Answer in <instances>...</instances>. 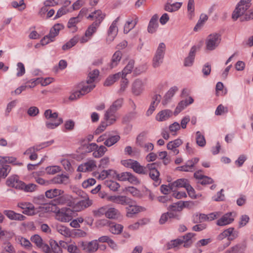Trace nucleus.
I'll return each mask as SVG.
<instances>
[{
    "instance_id": "nucleus-1",
    "label": "nucleus",
    "mask_w": 253,
    "mask_h": 253,
    "mask_svg": "<svg viewBox=\"0 0 253 253\" xmlns=\"http://www.w3.org/2000/svg\"><path fill=\"white\" fill-rule=\"evenodd\" d=\"M252 0H241L233 11L232 17L234 20L240 18V21H249L253 19V10L247 11L251 6Z\"/></svg>"
},
{
    "instance_id": "nucleus-2",
    "label": "nucleus",
    "mask_w": 253,
    "mask_h": 253,
    "mask_svg": "<svg viewBox=\"0 0 253 253\" xmlns=\"http://www.w3.org/2000/svg\"><path fill=\"white\" fill-rule=\"evenodd\" d=\"M44 116L47 120L45 126L48 129H54L63 122L61 118H58V114L56 112H52L51 109L45 110Z\"/></svg>"
},
{
    "instance_id": "nucleus-3",
    "label": "nucleus",
    "mask_w": 253,
    "mask_h": 253,
    "mask_svg": "<svg viewBox=\"0 0 253 253\" xmlns=\"http://www.w3.org/2000/svg\"><path fill=\"white\" fill-rule=\"evenodd\" d=\"M123 99L119 98L115 101L106 111L104 115V119L110 121V124H114L116 121V112L122 106Z\"/></svg>"
},
{
    "instance_id": "nucleus-4",
    "label": "nucleus",
    "mask_w": 253,
    "mask_h": 253,
    "mask_svg": "<svg viewBox=\"0 0 253 253\" xmlns=\"http://www.w3.org/2000/svg\"><path fill=\"white\" fill-rule=\"evenodd\" d=\"M221 41L220 35L217 33L209 35L206 40V47L208 50H213L219 45Z\"/></svg>"
},
{
    "instance_id": "nucleus-5",
    "label": "nucleus",
    "mask_w": 253,
    "mask_h": 253,
    "mask_svg": "<svg viewBox=\"0 0 253 253\" xmlns=\"http://www.w3.org/2000/svg\"><path fill=\"white\" fill-rule=\"evenodd\" d=\"M78 247L85 253H94L98 250L99 245L96 240H93L89 242L80 241L78 242Z\"/></svg>"
},
{
    "instance_id": "nucleus-6",
    "label": "nucleus",
    "mask_w": 253,
    "mask_h": 253,
    "mask_svg": "<svg viewBox=\"0 0 253 253\" xmlns=\"http://www.w3.org/2000/svg\"><path fill=\"white\" fill-rule=\"evenodd\" d=\"M74 211L70 208H62L56 212V219L61 222H69L73 218Z\"/></svg>"
},
{
    "instance_id": "nucleus-7",
    "label": "nucleus",
    "mask_w": 253,
    "mask_h": 253,
    "mask_svg": "<svg viewBox=\"0 0 253 253\" xmlns=\"http://www.w3.org/2000/svg\"><path fill=\"white\" fill-rule=\"evenodd\" d=\"M120 19V17H118L114 21H113L108 30V36L106 38V42L110 43L114 41L115 38L118 34V28L117 26V23Z\"/></svg>"
},
{
    "instance_id": "nucleus-8",
    "label": "nucleus",
    "mask_w": 253,
    "mask_h": 253,
    "mask_svg": "<svg viewBox=\"0 0 253 253\" xmlns=\"http://www.w3.org/2000/svg\"><path fill=\"white\" fill-rule=\"evenodd\" d=\"M131 204H128L126 209V216L128 217H132L134 214L139 212L143 211L146 210L144 207L137 206L135 204V201L131 199Z\"/></svg>"
},
{
    "instance_id": "nucleus-9",
    "label": "nucleus",
    "mask_w": 253,
    "mask_h": 253,
    "mask_svg": "<svg viewBox=\"0 0 253 253\" xmlns=\"http://www.w3.org/2000/svg\"><path fill=\"white\" fill-rule=\"evenodd\" d=\"M114 176H116L120 181L127 180L133 184H136L139 182L138 179L135 176L128 172H124L121 173H117L116 172V173H114Z\"/></svg>"
},
{
    "instance_id": "nucleus-10",
    "label": "nucleus",
    "mask_w": 253,
    "mask_h": 253,
    "mask_svg": "<svg viewBox=\"0 0 253 253\" xmlns=\"http://www.w3.org/2000/svg\"><path fill=\"white\" fill-rule=\"evenodd\" d=\"M50 246L45 244L43 247V251L45 253H62V249L57 242L54 240L50 242Z\"/></svg>"
},
{
    "instance_id": "nucleus-11",
    "label": "nucleus",
    "mask_w": 253,
    "mask_h": 253,
    "mask_svg": "<svg viewBox=\"0 0 253 253\" xmlns=\"http://www.w3.org/2000/svg\"><path fill=\"white\" fill-rule=\"evenodd\" d=\"M235 214V213L232 212L225 213L217 221L216 224L222 226L232 223L234 220Z\"/></svg>"
},
{
    "instance_id": "nucleus-12",
    "label": "nucleus",
    "mask_w": 253,
    "mask_h": 253,
    "mask_svg": "<svg viewBox=\"0 0 253 253\" xmlns=\"http://www.w3.org/2000/svg\"><path fill=\"white\" fill-rule=\"evenodd\" d=\"M108 199L113 203L124 206L131 204V199L125 196H110Z\"/></svg>"
},
{
    "instance_id": "nucleus-13",
    "label": "nucleus",
    "mask_w": 253,
    "mask_h": 253,
    "mask_svg": "<svg viewBox=\"0 0 253 253\" xmlns=\"http://www.w3.org/2000/svg\"><path fill=\"white\" fill-rule=\"evenodd\" d=\"M127 166L132 169L136 173L139 174H146L147 172H146V168L141 166L139 163L136 161H132L131 160H128L127 162Z\"/></svg>"
},
{
    "instance_id": "nucleus-14",
    "label": "nucleus",
    "mask_w": 253,
    "mask_h": 253,
    "mask_svg": "<svg viewBox=\"0 0 253 253\" xmlns=\"http://www.w3.org/2000/svg\"><path fill=\"white\" fill-rule=\"evenodd\" d=\"M96 167L95 162L93 160H90L80 165L78 168V170L81 172L91 171Z\"/></svg>"
},
{
    "instance_id": "nucleus-15",
    "label": "nucleus",
    "mask_w": 253,
    "mask_h": 253,
    "mask_svg": "<svg viewBox=\"0 0 253 253\" xmlns=\"http://www.w3.org/2000/svg\"><path fill=\"white\" fill-rule=\"evenodd\" d=\"M95 86V85L93 84H87L86 82L85 83L82 82L80 83L78 85V88L80 92H81L82 95L83 96L92 90Z\"/></svg>"
},
{
    "instance_id": "nucleus-16",
    "label": "nucleus",
    "mask_w": 253,
    "mask_h": 253,
    "mask_svg": "<svg viewBox=\"0 0 253 253\" xmlns=\"http://www.w3.org/2000/svg\"><path fill=\"white\" fill-rule=\"evenodd\" d=\"M143 83L139 79L136 80L132 85V92L135 95H139L143 91Z\"/></svg>"
},
{
    "instance_id": "nucleus-17",
    "label": "nucleus",
    "mask_w": 253,
    "mask_h": 253,
    "mask_svg": "<svg viewBox=\"0 0 253 253\" xmlns=\"http://www.w3.org/2000/svg\"><path fill=\"white\" fill-rule=\"evenodd\" d=\"M3 213L11 220L23 221L26 218V217L23 215L11 210H5Z\"/></svg>"
},
{
    "instance_id": "nucleus-18",
    "label": "nucleus",
    "mask_w": 253,
    "mask_h": 253,
    "mask_svg": "<svg viewBox=\"0 0 253 253\" xmlns=\"http://www.w3.org/2000/svg\"><path fill=\"white\" fill-rule=\"evenodd\" d=\"M92 204V200L89 199L88 198L84 200L79 201L74 207V210L76 211H80L83 210Z\"/></svg>"
},
{
    "instance_id": "nucleus-19",
    "label": "nucleus",
    "mask_w": 253,
    "mask_h": 253,
    "mask_svg": "<svg viewBox=\"0 0 253 253\" xmlns=\"http://www.w3.org/2000/svg\"><path fill=\"white\" fill-rule=\"evenodd\" d=\"M193 101L194 100L191 97H189L187 99L185 100L181 101L177 106L174 112V115L175 116L177 115L188 105L192 104Z\"/></svg>"
},
{
    "instance_id": "nucleus-20",
    "label": "nucleus",
    "mask_w": 253,
    "mask_h": 253,
    "mask_svg": "<svg viewBox=\"0 0 253 253\" xmlns=\"http://www.w3.org/2000/svg\"><path fill=\"white\" fill-rule=\"evenodd\" d=\"M122 54L119 50L116 51L113 55L112 57L111 61L108 65L107 69H112L116 67L120 62L122 58Z\"/></svg>"
},
{
    "instance_id": "nucleus-21",
    "label": "nucleus",
    "mask_w": 253,
    "mask_h": 253,
    "mask_svg": "<svg viewBox=\"0 0 253 253\" xmlns=\"http://www.w3.org/2000/svg\"><path fill=\"white\" fill-rule=\"evenodd\" d=\"M22 181L20 180L16 175L11 176L7 179L6 184L10 187L19 189Z\"/></svg>"
},
{
    "instance_id": "nucleus-22",
    "label": "nucleus",
    "mask_w": 253,
    "mask_h": 253,
    "mask_svg": "<svg viewBox=\"0 0 253 253\" xmlns=\"http://www.w3.org/2000/svg\"><path fill=\"white\" fill-rule=\"evenodd\" d=\"M196 52V47L195 46H192L189 53L188 56L185 59L184 63L185 66L189 67L192 65L194 60Z\"/></svg>"
},
{
    "instance_id": "nucleus-23",
    "label": "nucleus",
    "mask_w": 253,
    "mask_h": 253,
    "mask_svg": "<svg viewBox=\"0 0 253 253\" xmlns=\"http://www.w3.org/2000/svg\"><path fill=\"white\" fill-rule=\"evenodd\" d=\"M172 112L171 110L166 109L160 111L156 116V119L158 121L162 122L168 120L172 116Z\"/></svg>"
},
{
    "instance_id": "nucleus-24",
    "label": "nucleus",
    "mask_w": 253,
    "mask_h": 253,
    "mask_svg": "<svg viewBox=\"0 0 253 253\" xmlns=\"http://www.w3.org/2000/svg\"><path fill=\"white\" fill-rule=\"evenodd\" d=\"M158 16L157 14L154 15L151 18L148 26L149 33H154L156 32L158 27Z\"/></svg>"
},
{
    "instance_id": "nucleus-25",
    "label": "nucleus",
    "mask_w": 253,
    "mask_h": 253,
    "mask_svg": "<svg viewBox=\"0 0 253 253\" xmlns=\"http://www.w3.org/2000/svg\"><path fill=\"white\" fill-rule=\"evenodd\" d=\"M69 201V200L67 195L62 194L51 201L50 204L55 206L57 205H64L66 203L69 204L71 202H68Z\"/></svg>"
},
{
    "instance_id": "nucleus-26",
    "label": "nucleus",
    "mask_w": 253,
    "mask_h": 253,
    "mask_svg": "<svg viewBox=\"0 0 253 253\" xmlns=\"http://www.w3.org/2000/svg\"><path fill=\"white\" fill-rule=\"evenodd\" d=\"M182 5V2H175L170 3V0H168L167 2L165 5L164 9L166 11L172 12L178 10Z\"/></svg>"
},
{
    "instance_id": "nucleus-27",
    "label": "nucleus",
    "mask_w": 253,
    "mask_h": 253,
    "mask_svg": "<svg viewBox=\"0 0 253 253\" xmlns=\"http://www.w3.org/2000/svg\"><path fill=\"white\" fill-rule=\"evenodd\" d=\"M189 184L188 180L185 178L178 179L171 183V187L175 190L176 188L184 187L186 189V186Z\"/></svg>"
},
{
    "instance_id": "nucleus-28",
    "label": "nucleus",
    "mask_w": 253,
    "mask_h": 253,
    "mask_svg": "<svg viewBox=\"0 0 253 253\" xmlns=\"http://www.w3.org/2000/svg\"><path fill=\"white\" fill-rule=\"evenodd\" d=\"M109 231L113 234H120L123 230L124 226L120 224L110 223L109 224Z\"/></svg>"
},
{
    "instance_id": "nucleus-29",
    "label": "nucleus",
    "mask_w": 253,
    "mask_h": 253,
    "mask_svg": "<svg viewBox=\"0 0 253 253\" xmlns=\"http://www.w3.org/2000/svg\"><path fill=\"white\" fill-rule=\"evenodd\" d=\"M64 26L61 24H56L50 29L49 33L47 35L48 37L50 38L51 40H54V38L58 35L60 30L63 28Z\"/></svg>"
},
{
    "instance_id": "nucleus-30",
    "label": "nucleus",
    "mask_w": 253,
    "mask_h": 253,
    "mask_svg": "<svg viewBox=\"0 0 253 253\" xmlns=\"http://www.w3.org/2000/svg\"><path fill=\"white\" fill-rule=\"evenodd\" d=\"M120 216L118 210L114 208H109L106 210V217L110 219H117Z\"/></svg>"
},
{
    "instance_id": "nucleus-31",
    "label": "nucleus",
    "mask_w": 253,
    "mask_h": 253,
    "mask_svg": "<svg viewBox=\"0 0 253 253\" xmlns=\"http://www.w3.org/2000/svg\"><path fill=\"white\" fill-rule=\"evenodd\" d=\"M52 181L55 184H67L69 182V177L67 175L59 174L55 176Z\"/></svg>"
},
{
    "instance_id": "nucleus-32",
    "label": "nucleus",
    "mask_w": 253,
    "mask_h": 253,
    "mask_svg": "<svg viewBox=\"0 0 253 253\" xmlns=\"http://www.w3.org/2000/svg\"><path fill=\"white\" fill-rule=\"evenodd\" d=\"M177 90L178 88L176 86H173L171 87L165 94L164 99L162 102L163 104H167Z\"/></svg>"
},
{
    "instance_id": "nucleus-33",
    "label": "nucleus",
    "mask_w": 253,
    "mask_h": 253,
    "mask_svg": "<svg viewBox=\"0 0 253 253\" xmlns=\"http://www.w3.org/2000/svg\"><path fill=\"white\" fill-rule=\"evenodd\" d=\"M63 193L64 191L61 189H51L46 191L45 194L47 198L52 199L61 195Z\"/></svg>"
},
{
    "instance_id": "nucleus-34",
    "label": "nucleus",
    "mask_w": 253,
    "mask_h": 253,
    "mask_svg": "<svg viewBox=\"0 0 253 253\" xmlns=\"http://www.w3.org/2000/svg\"><path fill=\"white\" fill-rule=\"evenodd\" d=\"M56 231L62 235L64 237H68L71 235V232L70 229L66 226L62 224H57L56 225Z\"/></svg>"
},
{
    "instance_id": "nucleus-35",
    "label": "nucleus",
    "mask_w": 253,
    "mask_h": 253,
    "mask_svg": "<svg viewBox=\"0 0 253 253\" xmlns=\"http://www.w3.org/2000/svg\"><path fill=\"white\" fill-rule=\"evenodd\" d=\"M134 61L133 60H129L122 72H121V77H126L127 74L130 73L134 68Z\"/></svg>"
},
{
    "instance_id": "nucleus-36",
    "label": "nucleus",
    "mask_w": 253,
    "mask_h": 253,
    "mask_svg": "<svg viewBox=\"0 0 253 253\" xmlns=\"http://www.w3.org/2000/svg\"><path fill=\"white\" fill-rule=\"evenodd\" d=\"M121 77V72L116 73L112 76L108 77L105 81L104 84L105 86H110L113 84L116 81Z\"/></svg>"
},
{
    "instance_id": "nucleus-37",
    "label": "nucleus",
    "mask_w": 253,
    "mask_h": 253,
    "mask_svg": "<svg viewBox=\"0 0 253 253\" xmlns=\"http://www.w3.org/2000/svg\"><path fill=\"white\" fill-rule=\"evenodd\" d=\"M149 174L150 178L154 181L155 186L160 184L161 180L159 177L160 172L157 169L149 171Z\"/></svg>"
},
{
    "instance_id": "nucleus-38",
    "label": "nucleus",
    "mask_w": 253,
    "mask_h": 253,
    "mask_svg": "<svg viewBox=\"0 0 253 253\" xmlns=\"http://www.w3.org/2000/svg\"><path fill=\"white\" fill-rule=\"evenodd\" d=\"M99 71L97 69L93 70L88 73V79L86 80L87 84H93L95 80L98 78Z\"/></svg>"
},
{
    "instance_id": "nucleus-39",
    "label": "nucleus",
    "mask_w": 253,
    "mask_h": 253,
    "mask_svg": "<svg viewBox=\"0 0 253 253\" xmlns=\"http://www.w3.org/2000/svg\"><path fill=\"white\" fill-rule=\"evenodd\" d=\"M196 143L200 147H203L206 145V141L204 135L199 131L196 133Z\"/></svg>"
},
{
    "instance_id": "nucleus-40",
    "label": "nucleus",
    "mask_w": 253,
    "mask_h": 253,
    "mask_svg": "<svg viewBox=\"0 0 253 253\" xmlns=\"http://www.w3.org/2000/svg\"><path fill=\"white\" fill-rule=\"evenodd\" d=\"M31 240L33 243H35L38 247L42 249L43 250V247L45 244L43 243L42 239L41 236L38 234H35L31 237Z\"/></svg>"
},
{
    "instance_id": "nucleus-41",
    "label": "nucleus",
    "mask_w": 253,
    "mask_h": 253,
    "mask_svg": "<svg viewBox=\"0 0 253 253\" xmlns=\"http://www.w3.org/2000/svg\"><path fill=\"white\" fill-rule=\"evenodd\" d=\"M120 139L119 135L111 136L106 139L104 144L107 147H110L117 143Z\"/></svg>"
},
{
    "instance_id": "nucleus-42",
    "label": "nucleus",
    "mask_w": 253,
    "mask_h": 253,
    "mask_svg": "<svg viewBox=\"0 0 253 253\" xmlns=\"http://www.w3.org/2000/svg\"><path fill=\"white\" fill-rule=\"evenodd\" d=\"M94 18L95 21L93 23H97L99 25L105 17V14L103 13L100 10H97L94 11Z\"/></svg>"
},
{
    "instance_id": "nucleus-43",
    "label": "nucleus",
    "mask_w": 253,
    "mask_h": 253,
    "mask_svg": "<svg viewBox=\"0 0 253 253\" xmlns=\"http://www.w3.org/2000/svg\"><path fill=\"white\" fill-rule=\"evenodd\" d=\"M78 37L76 36L73 37L69 42H68L67 43H66L62 46V49L63 50L69 49L70 48L74 46L78 42Z\"/></svg>"
},
{
    "instance_id": "nucleus-44",
    "label": "nucleus",
    "mask_w": 253,
    "mask_h": 253,
    "mask_svg": "<svg viewBox=\"0 0 253 253\" xmlns=\"http://www.w3.org/2000/svg\"><path fill=\"white\" fill-rule=\"evenodd\" d=\"M37 185L33 183H30L26 184L23 182H22L21 186H20V189H23L25 192H32L36 190Z\"/></svg>"
},
{
    "instance_id": "nucleus-45",
    "label": "nucleus",
    "mask_w": 253,
    "mask_h": 253,
    "mask_svg": "<svg viewBox=\"0 0 253 253\" xmlns=\"http://www.w3.org/2000/svg\"><path fill=\"white\" fill-rule=\"evenodd\" d=\"M107 150L106 147L103 145H101L99 147L97 146V149L93 152L92 155L95 158H98L103 156Z\"/></svg>"
},
{
    "instance_id": "nucleus-46",
    "label": "nucleus",
    "mask_w": 253,
    "mask_h": 253,
    "mask_svg": "<svg viewBox=\"0 0 253 253\" xmlns=\"http://www.w3.org/2000/svg\"><path fill=\"white\" fill-rule=\"evenodd\" d=\"M99 25H97V23H93L91 25H90L85 33V36L86 37H90L92 35L96 32L97 27H98Z\"/></svg>"
},
{
    "instance_id": "nucleus-47",
    "label": "nucleus",
    "mask_w": 253,
    "mask_h": 253,
    "mask_svg": "<svg viewBox=\"0 0 253 253\" xmlns=\"http://www.w3.org/2000/svg\"><path fill=\"white\" fill-rule=\"evenodd\" d=\"M33 202L34 204L38 205H45L47 204V200L42 195L35 197Z\"/></svg>"
},
{
    "instance_id": "nucleus-48",
    "label": "nucleus",
    "mask_w": 253,
    "mask_h": 253,
    "mask_svg": "<svg viewBox=\"0 0 253 253\" xmlns=\"http://www.w3.org/2000/svg\"><path fill=\"white\" fill-rule=\"evenodd\" d=\"M194 0H188L187 4V10L188 16L190 19H192L194 16Z\"/></svg>"
},
{
    "instance_id": "nucleus-49",
    "label": "nucleus",
    "mask_w": 253,
    "mask_h": 253,
    "mask_svg": "<svg viewBox=\"0 0 253 253\" xmlns=\"http://www.w3.org/2000/svg\"><path fill=\"white\" fill-rule=\"evenodd\" d=\"M106 122H102L101 124L98 126L94 132V134L96 135L99 134L103 131L108 126L111 125L113 124H110V121L108 120H105Z\"/></svg>"
},
{
    "instance_id": "nucleus-50",
    "label": "nucleus",
    "mask_w": 253,
    "mask_h": 253,
    "mask_svg": "<svg viewBox=\"0 0 253 253\" xmlns=\"http://www.w3.org/2000/svg\"><path fill=\"white\" fill-rule=\"evenodd\" d=\"M114 173H116V171L112 169H109L108 170H103L99 174L98 177L99 179L103 180L105 179L107 177H108L109 175H112L113 177H114Z\"/></svg>"
},
{
    "instance_id": "nucleus-51",
    "label": "nucleus",
    "mask_w": 253,
    "mask_h": 253,
    "mask_svg": "<svg viewBox=\"0 0 253 253\" xmlns=\"http://www.w3.org/2000/svg\"><path fill=\"white\" fill-rule=\"evenodd\" d=\"M10 169V167L6 164L2 165V167H0V176L4 178L7 176Z\"/></svg>"
},
{
    "instance_id": "nucleus-52",
    "label": "nucleus",
    "mask_w": 253,
    "mask_h": 253,
    "mask_svg": "<svg viewBox=\"0 0 253 253\" xmlns=\"http://www.w3.org/2000/svg\"><path fill=\"white\" fill-rule=\"evenodd\" d=\"M164 57L155 54L152 62V66L154 68H156L159 67L163 62Z\"/></svg>"
},
{
    "instance_id": "nucleus-53",
    "label": "nucleus",
    "mask_w": 253,
    "mask_h": 253,
    "mask_svg": "<svg viewBox=\"0 0 253 253\" xmlns=\"http://www.w3.org/2000/svg\"><path fill=\"white\" fill-rule=\"evenodd\" d=\"M184 243V240L182 239H176L171 240L168 243V247L169 249L175 248Z\"/></svg>"
},
{
    "instance_id": "nucleus-54",
    "label": "nucleus",
    "mask_w": 253,
    "mask_h": 253,
    "mask_svg": "<svg viewBox=\"0 0 253 253\" xmlns=\"http://www.w3.org/2000/svg\"><path fill=\"white\" fill-rule=\"evenodd\" d=\"M35 181L40 185H47L49 184V182L47 180H45L43 178L39 176V172H35L33 173Z\"/></svg>"
},
{
    "instance_id": "nucleus-55",
    "label": "nucleus",
    "mask_w": 253,
    "mask_h": 253,
    "mask_svg": "<svg viewBox=\"0 0 253 253\" xmlns=\"http://www.w3.org/2000/svg\"><path fill=\"white\" fill-rule=\"evenodd\" d=\"M22 212L28 215H34L36 214L35 207L32 204L30 203Z\"/></svg>"
},
{
    "instance_id": "nucleus-56",
    "label": "nucleus",
    "mask_w": 253,
    "mask_h": 253,
    "mask_svg": "<svg viewBox=\"0 0 253 253\" xmlns=\"http://www.w3.org/2000/svg\"><path fill=\"white\" fill-rule=\"evenodd\" d=\"M208 16L205 14H202L200 16V19L195 27L194 28V31H197L199 28H200L208 20Z\"/></svg>"
},
{
    "instance_id": "nucleus-57",
    "label": "nucleus",
    "mask_w": 253,
    "mask_h": 253,
    "mask_svg": "<svg viewBox=\"0 0 253 253\" xmlns=\"http://www.w3.org/2000/svg\"><path fill=\"white\" fill-rule=\"evenodd\" d=\"M245 246L242 244H237L233 246L231 250V253H243L245 250Z\"/></svg>"
},
{
    "instance_id": "nucleus-58",
    "label": "nucleus",
    "mask_w": 253,
    "mask_h": 253,
    "mask_svg": "<svg viewBox=\"0 0 253 253\" xmlns=\"http://www.w3.org/2000/svg\"><path fill=\"white\" fill-rule=\"evenodd\" d=\"M82 20V18L78 15L75 17L71 18L68 23V27L69 28L75 27L76 25L80 22Z\"/></svg>"
},
{
    "instance_id": "nucleus-59",
    "label": "nucleus",
    "mask_w": 253,
    "mask_h": 253,
    "mask_svg": "<svg viewBox=\"0 0 253 253\" xmlns=\"http://www.w3.org/2000/svg\"><path fill=\"white\" fill-rule=\"evenodd\" d=\"M136 113L131 112L125 115L123 118V123L124 124H127L132 121L135 118Z\"/></svg>"
},
{
    "instance_id": "nucleus-60",
    "label": "nucleus",
    "mask_w": 253,
    "mask_h": 253,
    "mask_svg": "<svg viewBox=\"0 0 253 253\" xmlns=\"http://www.w3.org/2000/svg\"><path fill=\"white\" fill-rule=\"evenodd\" d=\"M165 50L166 45L164 43L161 42L159 44L155 54L164 57Z\"/></svg>"
},
{
    "instance_id": "nucleus-61",
    "label": "nucleus",
    "mask_w": 253,
    "mask_h": 253,
    "mask_svg": "<svg viewBox=\"0 0 253 253\" xmlns=\"http://www.w3.org/2000/svg\"><path fill=\"white\" fill-rule=\"evenodd\" d=\"M39 112V108L36 106H31L27 110V114L30 117H35Z\"/></svg>"
},
{
    "instance_id": "nucleus-62",
    "label": "nucleus",
    "mask_w": 253,
    "mask_h": 253,
    "mask_svg": "<svg viewBox=\"0 0 253 253\" xmlns=\"http://www.w3.org/2000/svg\"><path fill=\"white\" fill-rule=\"evenodd\" d=\"M146 70L147 67L145 64L140 65L134 69L133 73L136 75H138L145 72Z\"/></svg>"
},
{
    "instance_id": "nucleus-63",
    "label": "nucleus",
    "mask_w": 253,
    "mask_h": 253,
    "mask_svg": "<svg viewBox=\"0 0 253 253\" xmlns=\"http://www.w3.org/2000/svg\"><path fill=\"white\" fill-rule=\"evenodd\" d=\"M45 170L47 173L49 174H54L60 171L61 169L59 167L54 166L46 167Z\"/></svg>"
},
{
    "instance_id": "nucleus-64",
    "label": "nucleus",
    "mask_w": 253,
    "mask_h": 253,
    "mask_svg": "<svg viewBox=\"0 0 253 253\" xmlns=\"http://www.w3.org/2000/svg\"><path fill=\"white\" fill-rule=\"evenodd\" d=\"M106 185L110 190L113 191H117L118 188L120 187V184L118 182L114 181L107 182Z\"/></svg>"
}]
</instances>
